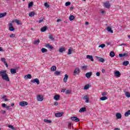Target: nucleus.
<instances>
[{
	"instance_id": "nucleus-1",
	"label": "nucleus",
	"mask_w": 130,
	"mask_h": 130,
	"mask_svg": "<svg viewBox=\"0 0 130 130\" xmlns=\"http://www.w3.org/2000/svg\"><path fill=\"white\" fill-rule=\"evenodd\" d=\"M0 77H1L2 79L4 81H7V82H10V78H9V75L7 73V71L6 70H2L0 71Z\"/></svg>"
},
{
	"instance_id": "nucleus-2",
	"label": "nucleus",
	"mask_w": 130,
	"mask_h": 130,
	"mask_svg": "<svg viewBox=\"0 0 130 130\" xmlns=\"http://www.w3.org/2000/svg\"><path fill=\"white\" fill-rule=\"evenodd\" d=\"M43 99H44V98H43V96L40 94L38 95L37 96V101H40L41 102L42 101H43Z\"/></svg>"
},
{
	"instance_id": "nucleus-3",
	"label": "nucleus",
	"mask_w": 130,
	"mask_h": 130,
	"mask_svg": "<svg viewBox=\"0 0 130 130\" xmlns=\"http://www.w3.org/2000/svg\"><path fill=\"white\" fill-rule=\"evenodd\" d=\"M19 105L20 106H21V107H25V106L28 105V103L25 101H22L20 102Z\"/></svg>"
},
{
	"instance_id": "nucleus-4",
	"label": "nucleus",
	"mask_w": 130,
	"mask_h": 130,
	"mask_svg": "<svg viewBox=\"0 0 130 130\" xmlns=\"http://www.w3.org/2000/svg\"><path fill=\"white\" fill-rule=\"evenodd\" d=\"M71 119L72 121H75V122H79L80 121V119L77 117H71Z\"/></svg>"
},
{
	"instance_id": "nucleus-5",
	"label": "nucleus",
	"mask_w": 130,
	"mask_h": 130,
	"mask_svg": "<svg viewBox=\"0 0 130 130\" xmlns=\"http://www.w3.org/2000/svg\"><path fill=\"white\" fill-rule=\"evenodd\" d=\"M31 83H37V85H39L40 84V81H39V79L38 78H35L34 80H30Z\"/></svg>"
},
{
	"instance_id": "nucleus-6",
	"label": "nucleus",
	"mask_w": 130,
	"mask_h": 130,
	"mask_svg": "<svg viewBox=\"0 0 130 130\" xmlns=\"http://www.w3.org/2000/svg\"><path fill=\"white\" fill-rule=\"evenodd\" d=\"M104 7L107 9H109L110 8V3L109 2H107L104 4Z\"/></svg>"
},
{
	"instance_id": "nucleus-7",
	"label": "nucleus",
	"mask_w": 130,
	"mask_h": 130,
	"mask_svg": "<svg viewBox=\"0 0 130 130\" xmlns=\"http://www.w3.org/2000/svg\"><path fill=\"white\" fill-rule=\"evenodd\" d=\"M82 99L85 100V103H89V96L87 95H85Z\"/></svg>"
},
{
	"instance_id": "nucleus-8",
	"label": "nucleus",
	"mask_w": 130,
	"mask_h": 130,
	"mask_svg": "<svg viewBox=\"0 0 130 130\" xmlns=\"http://www.w3.org/2000/svg\"><path fill=\"white\" fill-rule=\"evenodd\" d=\"M92 74L93 73L92 72H88L85 74V77H86V78L87 79H90L91 78V76H92Z\"/></svg>"
},
{
	"instance_id": "nucleus-9",
	"label": "nucleus",
	"mask_w": 130,
	"mask_h": 130,
	"mask_svg": "<svg viewBox=\"0 0 130 130\" xmlns=\"http://www.w3.org/2000/svg\"><path fill=\"white\" fill-rule=\"evenodd\" d=\"M81 72V70H80V69L79 68H76L74 71V76H76V75H78L79 73Z\"/></svg>"
},
{
	"instance_id": "nucleus-10",
	"label": "nucleus",
	"mask_w": 130,
	"mask_h": 130,
	"mask_svg": "<svg viewBox=\"0 0 130 130\" xmlns=\"http://www.w3.org/2000/svg\"><path fill=\"white\" fill-rule=\"evenodd\" d=\"M114 75L115 77H117V78H119V77L121 76V74H120V72H119V71H116L114 73Z\"/></svg>"
},
{
	"instance_id": "nucleus-11",
	"label": "nucleus",
	"mask_w": 130,
	"mask_h": 130,
	"mask_svg": "<svg viewBox=\"0 0 130 130\" xmlns=\"http://www.w3.org/2000/svg\"><path fill=\"white\" fill-rule=\"evenodd\" d=\"M63 114V113H56L55 114V117H61Z\"/></svg>"
},
{
	"instance_id": "nucleus-12",
	"label": "nucleus",
	"mask_w": 130,
	"mask_h": 130,
	"mask_svg": "<svg viewBox=\"0 0 130 130\" xmlns=\"http://www.w3.org/2000/svg\"><path fill=\"white\" fill-rule=\"evenodd\" d=\"M9 30L10 31H14L15 28H14V26H13V24L10 23L9 24Z\"/></svg>"
},
{
	"instance_id": "nucleus-13",
	"label": "nucleus",
	"mask_w": 130,
	"mask_h": 130,
	"mask_svg": "<svg viewBox=\"0 0 130 130\" xmlns=\"http://www.w3.org/2000/svg\"><path fill=\"white\" fill-rule=\"evenodd\" d=\"M116 117L117 118V119H120V118L122 117L121 114L120 113H117L116 114Z\"/></svg>"
},
{
	"instance_id": "nucleus-14",
	"label": "nucleus",
	"mask_w": 130,
	"mask_h": 130,
	"mask_svg": "<svg viewBox=\"0 0 130 130\" xmlns=\"http://www.w3.org/2000/svg\"><path fill=\"white\" fill-rule=\"evenodd\" d=\"M97 59H98V60L99 61H100L101 62H104V61H105V60L104 59V58H102V57H96Z\"/></svg>"
},
{
	"instance_id": "nucleus-15",
	"label": "nucleus",
	"mask_w": 130,
	"mask_h": 130,
	"mask_svg": "<svg viewBox=\"0 0 130 130\" xmlns=\"http://www.w3.org/2000/svg\"><path fill=\"white\" fill-rule=\"evenodd\" d=\"M107 31L108 32H110V33H113V30H112V28H111V27L108 26L106 29Z\"/></svg>"
},
{
	"instance_id": "nucleus-16",
	"label": "nucleus",
	"mask_w": 130,
	"mask_h": 130,
	"mask_svg": "<svg viewBox=\"0 0 130 130\" xmlns=\"http://www.w3.org/2000/svg\"><path fill=\"white\" fill-rule=\"evenodd\" d=\"M128 56V53H124V54L120 53V54H119V56L120 57H123L124 56Z\"/></svg>"
},
{
	"instance_id": "nucleus-17",
	"label": "nucleus",
	"mask_w": 130,
	"mask_h": 130,
	"mask_svg": "<svg viewBox=\"0 0 130 130\" xmlns=\"http://www.w3.org/2000/svg\"><path fill=\"white\" fill-rule=\"evenodd\" d=\"M47 30V26H43L41 29V32H45Z\"/></svg>"
},
{
	"instance_id": "nucleus-18",
	"label": "nucleus",
	"mask_w": 130,
	"mask_h": 130,
	"mask_svg": "<svg viewBox=\"0 0 130 130\" xmlns=\"http://www.w3.org/2000/svg\"><path fill=\"white\" fill-rule=\"evenodd\" d=\"M45 47H47V48H48L49 49H52L53 48V47L49 45V44H46Z\"/></svg>"
},
{
	"instance_id": "nucleus-19",
	"label": "nucleus",
	"mask_w": 130,
	"mask_h": 130,
	"mask_svg": "<svg viewBox=\"0 0 130 130\" xmlns=\"http://www.w3.org/2000/svg\"><path fill=\"white\" fill-rule=\"evenodd\" d=\"M86 58H88V59H90L92 61H94V59H93V56L90 55H88L86 56Z\"/></svg>"
},
{
	"instance_id": "nucleus-20",
	"label": "nucleus",
	"mask_w": 130,
	"mask_h": 130,
	"mask_svg": "<svg viewBox=\"0 0 130 130\" xmlns=\"http://www.w3.org/2000/svg\"><path fill=\"white\" fill-rule=\"evenodd\" d=\"M68 78H69V76L67 74H66L63 78V82L64 83H67V81H68Z\"/></svg>"
},
{
	"instance_id": "nucleus-21",
	"label": "nucleus",
	"mask_w": 130,
	"mask_h": 130,
	"mask_svg": "<svg viewBox=\"0 0 130 130\" xmlns=\"http://www.w3.org/2000/svg\"><path fill=\"white\" fill-rule=\"evenodd\" d=\"M39 43H40V40H37L34 41V44H35V45H38V44H39Z\"/></svg>"
},
{
	"instance_id": "nucleus-22",
	"label": "nucleus",
	"mask_w": 130,
	"mask_h": 130,
	"mask_svg": "<svg viewBox=\"0 0 130 130\" xmlns=\"http://www.w3.org/2000/svg\"><path fill=\"white\" fill-rule=\"evenodd\" d=\"M122 64H123V66L126 67V66H127L128 64H129V61H125L123 62Z\"/></svg>"
},
{
	"instance_id": "nucleus-23",
	"label": "nucleus",
	"mask_w": 130,
	"mask_h": 130,
	"mask_svg": "<svg viewBox=\"0 0 130 130\" xmlns=\"http://www.w3.org/2000/svg\"><path fill=\"white\" fill-rule=\"evenodd\" d=\"M25 79H32V76L30 74H28L26 75L25 77H24Z\"/></svg>"
},
{
	"instance_id": "nucleus-24",
	"label": "nucleus",
	"mask_w": 130,
	"mask_h": 130,
	"mask_svg": "<svg viewBox=\"0 0 130 130\" xmlns=\"http://www.w3.org/2000/svg\"><path fill=\"white\" fill-rule=\"evenodd\" d=\"M10 72L12 74H16L17 73L16 69H11L10 70Z\"/></svg>"
},
{
	"instance_id": "nucleus-25",
	"label": "nucleus",
	"mask_w": 130,
	"mask_h": 130,
	"mask_svg": "<svg viewBox=\"0 0 130 130\" xmlns=\"http://www.w3.org/2000/svg\"><path fill=\"white\" fill-rule=\"evenodd\" d=\"M59 98H60V96L58 95H54V100H56V101H58V100L59 99Z\"/></svg>"
},
{
	"instance_id": "nucleus-26",
	"label": "nucleus",
	"mask_w": 130,
	"mask_h": 130,
	"mask_svg": "<svg viewBox=\"0 0 130 130\" xmlns=\"http://www.w3.org/2000/svg\"><path fill=\"white\" fill-rule=\"evenodd\" d=\"M51 71L52 72H55V71H56V67L55 66H53L51 68Z\"/></svg>"
},
{
	"instance_id": "nucleus-27",
	"label": "nucleus",
	"mask_w": 130,
	"mask_h": 130,
	"mask_svg": "<svg viewBox=\"0 0 130 130\" xmlns=\"http://www.w3.org/2000/svg\"><path fill=\"white\" fill-rule=\"evenodd\" d=\"M124 115L126 117H127L129 115H130V110H128L127 112H126L124 114Z\"/></svg>"
},
{
	"instance_id": "nucleus-28",
	"label": "nucleus",
	"mask_w": 130,
	"mask_h": 130,
	"mask_svg": "<svg viewBox=\"0 0 130 130\" xmlns=\"http://www.w3.org/2000/svg\"><path fill=\"white\" fill-rule=\"evenodd\" d=\"M5 16H7L6 12H5L4 13H0V19L1 18H4Z\"/></svg>"
},
{
	"instance_id": "nucleus-29",
	"label": "nucleus",
	"mask_w": 130,
	"mask_h": 130,
	"mask_svg": "<svg viewBox=\"0 0 130 130\" xmlns=\"http://www.w3.org/2000/svg\"><path fill=\"white\" fill-rule=\"evenodd\" d=\"M85 111H86V108L83 107L79 110V112H84Z\"/></svg>"
},
{
	"instance_id": "nucleus-30",
	"label": "nucleus",
	"mask_w": 130,
	"mask_h": 130,
	"mask_svg": "<svg viewBox=\"0 0 130 130\" xmlns=\"http://www.w3.org/2000/svg\"><path fill=\"white\" fill-rule=\"evenodd\" d=\"M63 51H66V48H60L59 49V52H60L61 53H62Z\"/></svg>"
},
{
	"instance_id": "nucleus-31",
	"label": "nucleus",
	"mask_w": 130,
	"mask_h": 130,
	"mask_svg": "<svg viewBox=\"0 0 130 130\" xmlns=\"http://www.w3.org/2000/svg\"><path fill=\"white\" fill-rule=\"evenodd\" d=\"M100 99L102 101H104L105 100H107L108 98H107V96H102L100 98Z\"/></svg>"
},
{
	"instance_id": "nucleus-32",
	"label": "nucleus",
	"mask_w": 130,
	"mask_h": 130,
	"mask_svg": "<svg viewBox=\"0 0 130 130\" xmlns=\"http://www.w3.org/2000/svg\"><path fill=\"white\" fill-rule=\"evenodd\" d=\"M115 56V53H114V52H111L110 53V56H111V57H114V56Z\"/></svg>"
},
{
	"instance_id": "nucleus-33",
	"label": "nucleus",
	"mask_w": 130,
	"mask_h": 130,
	"mask_svg": "<svg viewBox=\"0 0 130 130\" xmlns=\"http://www.w3.org/2000/svg\"><path fill=\"white\" fill-rule=\"evenodd\" d=\"M87 66H81V70H82V71H86V70H87Z\"/></svg>"
},
{
	"instance_id": "nucleus-34",
	"label": "nucleus",
	"mask_w": 130,
	"mask_h": 130,
	"mask_svg": "<svg viewBox=\"0 0 130 130\" xmlns=\"http://www.w3.org/2000/svg\"><path fill=\"white\" fill-rule=\"evenodd\" d=\"M75 19V16L74 15H70L69 17L70 21H73Z\"/></svg>"
},
{
	"instance_id": "nucleus-35",
	"label": "nucleus",
	"mask_w": 130,
	"mask_h": 130,
	"mask_svg": "<svg viewBox=\"0 0 130 130\" xmlns=\"http://www.w3.org/2000/svg\"><path fill=\"white\" fill-rule=\"evenodd\" d=\"M35 15V13L34 12H31L28 14L29 17H33Z\"/></svg>"
},
{
	"instance_id": "nucleus-36",
	"label": "nucleus",
	"mask_w": 130,
	"mask_h": 130,
	"mask_svg": "<svg viewBox=\"0 0 130 130\" xmlns=\"http://www.w3.org/2000/svg\"><path fill=\"white\" fill-rule=\"evenodd\" d=\"M125 96L127 97V98H129L130 97V93L128 92H125Z\"/></svg>"
},
{
	"instance_id": "nucleus-37",
	"label": "nucleus",
	"mask_w": 130,
	"mask_h": 130,
	"mask_svg": "<svg viewBox=\"0 0 130 130\" xmlns=\"http://www.w3.org/2000/svg\"><path fill=\"white\" fill-rule=\"evenodd\" d=\"M6 98H7V95H4L2 96V99H4V101L5 102L9 101V99Z\"/></svg>"
},
{
	"instance_id": "nucleus-38",
	"label": "nucleus",
	"mask_w": 130,
	"mask_h": 130,
	"mask_svg": "<svg viewBox=\"0 0 130 130\" xmlns=\"http://www.w3.org/2000/svg\"><path fill=\"white\" fill-rule=\"evenodd\" d=\"M44 122H46L47 123H51L52 121L48 119H44Z\"/></svg>"
},
{
	"instance_id": "nucleus-39",
	"label": "nucleus",
	"mask_w": 130,
	"mask_h": 130,
	"mask_svg": "<svg viewBox=\"0 0 130 130\" xmlns=\"http://www.w3.org/2000/svg\"><path fill=\"white\" fill-rule=\"evenodd\" d=\"M41 51L42 52H43V53H44V52H47V49L44 48H43L41 49Z\"/></svg>"
},
{
	"instance_id": "nucleus-40",
	"label": "nucleus",
	"mask_w": 130,
	"mask_h": 130,
	"mask_svg": "<svg viewBox=\"0 0 130 130\" xmlns=\"http://www.w3.org/2000/svg\"><path fill=\"white\" fill-rule=\"evenodd\" d=\"M71 90L67 89V90H66L65 94H71Z\"/></svg>"
},
{
	"instance_id": "nucleus-41",
	"label": "nucleus",
	"mask_w": 130,
	"mask_h": 130,
	"mask_svg": "<svg viewBox=\"0 0 130 130\" xmlns=\"http://www.w3.org/2000/svg\"><path fill=\"white\" fill-rule=\"evenodd\" d=\"M65 6L66 7H68V6H71V2H66L65 4Z\"/></svg>"
},
{
	"instance_id": "nucleus-42",
	"label": "nucleus",
	"mask_w": 130,
	"mask_h": 130,
	"mask_svg": "<svg viewBox=\"0 0 130 130\" xmlns=\"http://www.w3.org/2000/svg\"><path fill=\"white\" fill-rule=\"evenodd\" d=\"M84 90H88V89H89V85H86L84 86Z\"/></svg>"
},
{
	"instance_id": "nucleus-43",
	"label": "nucleus",
	"mask_w": 130,
	"mask_h": 130,
	"mask_svg": "<svg viewBox=\"0 0 130 130\" xmlns=\"http://www.w3.org/2000/svg\"><path fill=\"white\" fill-rule=\"evenodd\" d=\"M33 6V2H31L28 4V8H31Z\"/></svg>"
},
{
	"instance_id": "nucleus-44",
	"label": "nucleus",
	"mask_w": 130,
	"mask_h": 130,
	"mask_svg": "<svg viewBox=\"0 0 130 130\" xmlns=\"http://www.w3.org/2000/svg\"><path fill=\"white\" fill-rule=\"evenodd\" d=\"M105 47V44H102L99 46V47H101V48H104Z\"/></svg>"
},
{
	"instance_id": "nucleus-45",
	"label": "nucleus",
	"mask_w": 130,
	"mask_h": 130,
	"mask_svg": "<svg viewBox=\"0 0 130 130\" xmlns=\"http://www.w3.org/2000/svg\"><path fill=\"white\" fill-rule=\"evenodd\" d=\"M68 54V55L72 54V50L71 49H69Z\"/></svg>"
},
{
	"instance_id": "nucleus-46",
	"label": "nucleus",
	"mask_w": 130,
	"mask_h": 130,
	"mask_svg": "<svg viewBox=\"0 0 130 130\" xmlns=\"http://www.w3.org/2000/svg\"><path fill=\"white\" fill-rule=\"evenodd\" d=\"M55 75H56L57 76L60 75V72L56 71L55 72Z\"/></svg>"
},
{
	"instance_id": "nucleus-47",
	"label": "nucleus",
	"mask_w": 130,
	"mask_h": 130,
	"mask_svg": "<svg viewBox=\"0 0 130 130\" xmlns=\"http://www.w3.org/2000/svg\"><path fill=\"white\" fill-rule=\"evenodd\" d=\"M1 61H2V62H4V63L6 62V58H1Z\"/></svg>"
},
{
	"instance_id": "nucleus-48",
	"label": "nucleus",
	"mask_w": 130,
	"mask_h": 130,
	"mask_svg": "<svg viewBox=\"0 0 130 130\" xmlns=\"http://www.w3.org/2000/svg\"><path fill=\"white\" fill-rule=\"evenodd\" d=\"M102 96H106V95H107V92H103L102 93Z\"/></svg>"
},
{
	"instance_id": "nucleus-49",
	"label": "nucleus",
	"mask_w": 130,
	"mask_h": 130,
	"mask_svg": "<svg viewBox=\"0 0 130 130\" xmlns=\"http://www.w3.org/2000/svg\"><path fill=\"white\" fill-rule=\"evenodd\" d=\"M15 36H16V35L15 34H11L10 35V38H14V37H15Z\"/></svg>"
},
{
	"instance_id": "nucleus-50",
	"label": "nucleus",
	"mask_w": 130,
	"mask_h": 130,
	"mask_svg": "<svg viewBox=\"0 0 130 130\" xmlns=\"http://www.w3.org/2000/svg\"><path fill=\"white\" fill-rule=\"evenodd\" d=\"M67 91V89L64 88V89H62L61 90V92H62V93H66V91Z\"/></svg>"
},
{
	"instance_id": "nucleus-51",
	"label": "nucleus",
	"mask_w": 130,
	"mask_h": 130,
	"mask_svg": "<svg viewBox=\"0 0 130 130\" xmlns=\"http://www.w3.org/2000/svg\"><path fill=\"white\" fill-rule=\"evenodd\" d=\"M45 7H46V8H49V5L47 3H44Z\"/></svg>"
},
{
	"instance_id": "nucleus-52",
	"label": "nucleus",
	"mask_w": 130,
	"mask_h": 130,
	"mask_svg": "<svg viewBox=\"0 0 130 130\" xmlns=\"http://www.w3.org/2000/svg\"><path fill=\"white\" fill-rule=\"evenodd\" d=\"M8 127H9V128H11L12 129H13V128H14V126L12 125H9Z\"/></svg>"
},
{
	"instance_id": "nucleus-53",
	"label": "nucleus",
	"mask_w": 130,
	"mask_h": 130,
	"mask_svg": "<svg viewBox=\"0 0 130 130\" xmlns=\"http://www.w3.org/2000/svg\"><path fill=\"white\" fill-rule=\"evenodd\" d=\"M49 38L50 39H51V40H53L54 39H53V37H52V35H50L49 36Z\"/></svg>"
},
{
	"instance_id": "nucleus-54",
	"label": "nucleus",
	"mask_w": 130,
	"mask_h": 130,
	"mask_svg": "<svg viewBox=\"0 0 130 130\" xmlns=\"http://www.w3.org/2000/svg\"><path fill=\"white\" fill-rule=\"evenodd\" d=\"M4 64L6 66V68H9V65L7 62H4Z\"/></svg>"
},
{
	"instance_id": "nucleus-55",
	"label": "nucleus",
	"mask_w": 130,
	"mask_h": 130,
	"mask_svg": "<svg viewBox=\"0 0 130 130\" xmlns=\"http://www.w3.org/2000/svg\"><path fill=\"white\" fill-rule=\"evenodd\" d=\"M54 105H55V106H57V105H58V103L57 102H55Z\"/></svg>"
},
{
	"instance_id": "nucleus-56",
	"label": "nucleus",
	"mask_w": 130,
	"mask_h": 130,
	"mask_svg": "<svg viewBox=\"0 0 130 130\" xmlns=\"http://www.w3.org/2000/svg\"><path fill=\"white\" fill-rule=\"evenodd\" d=\"M6 108H7V109H8V110H10V109H11V107L7 106Z\"/></svg>"
},
{
	"instance_id": "nucleus-57",
	"label": "nucleus",
	"mask_w": 130,
	"mask_h": 130,
	"mask_svg": "<svg viewBox=\"0 0 130 130\" xmlns=\"http://www.w3.org/2000/svg\"><path fill=\"white\" fill-rule=\"evenodd\" d=\"M43 22V18L42 19H41L40 20H39V23H42Z\"/></svg>"
},
{
	"instance_id": "nucleus-58",
	"label": "nucleus",
	"mask_w": 130,
	"mask_h": 130,
	"mask_svg": "<svg viewBox=\"0 0 130 130\" xmlns=\"http://www.w3.org/2000/svg\"><path fill=\"white\" fill-rule=\"evenodd\" d=\"M2 107H7V105L6 104H2Z\"/></svg>"
},
{
	"instance_id": "nucleus-59",
	"label": "nucleus",
	"mask_w": 130,
	"mask_h": 130,
	"mask_svg": "<svg viewBox=\"0 0 130 130\" xmlns=\"http://www.w3.org/2000/svg\"><path fill=\"white\" fill-rule=\"evenodd\" d=\"M69 128H71V127H72V123H69Z\"/></svg>"
},
{
	"instance_id": "nucleus-60",
	"label": "nucleus",
	"mask_w": 130,
	"mask_h": 130,
	"mask_svg": "<svg viewBox=\"0 0 130 130\" xmlns=\"http://www.w3.org/2000/svg\"><path fill=\"white\" fill-rule=\"evenodd\" d=\"M96 75L97 77H99V76H100V73L97 72Z\"/></svg>"
},
{
	"instance_id": "nucleus-61",
	"label": "nucleus",
	"mask_w": 130,
	"mask_h": 130,
	"mask_svg": "<svg viewBox=\"0 0 130 130\" xmlns=\"http://www.w3.org/2000/svg\"><path fill=\"white\" fill-rule=\"evenodd\" d=\"M16 24H20V21L19 20H16Z\"/></svg>"
},
{
	"instance_id": "nucleus-62",
	"label": "nucleus",
	"mask_w": 130,
	"mask_h": 130,
	"mask_svg": "<svg viewBox=\"0 0 130 130\" xmlns=\"http://www.w3.org/2000/svg\"><path fill=\"white\" fill-rule=\"evenodd\" d=\"M61 19H58L57 20V22L58 23V22H61Z\"/></svg>"
},
{
	"instance_id": "nucleus-63",
	"label": "nucleus",
	"mask_w": 130,
	"mask_h": 130,
	"mask_svg": "<svg viewBox=\"0 0 130 130\" xmlns=\"http://www.w3.org/2000/svg\"><path fill=\"white\" fill-rule=\"evenodd\" d=\"M85 25H89V22L88 21L85 22Z\"/></svg>"
},
{
	"instance_id": "nucleus-64",
	"label": "nucleus",
	"mask_w": 130,
	"mask_h": 130,
	"mask_svg": "<svg viewBox=\"0 0 130 130\" xmlns=\"http://www.w3.org/2000/svg\"><path fill=\"white\" fill-rule=\"evenodd\" d=\"M102 73H105V70L102 69Z\"/></svg>"
}]
</instances>
